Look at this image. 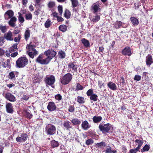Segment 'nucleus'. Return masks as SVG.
Here are the masks:
<instances>
[{"label": "nucleus", "mask_w": 153, "mask_h": 153, "mask_svg": "<svg viewBox=\"0 0 153 153\" xmlns=\"http://www.w3.org/2000/svg\"><path fill=\"white\" fill-rule=\"evenodd\" d=\"M46 84L51 85L54 84L55 81L54 76L52 75L47 76L45 78Z\"/></svg>", "instance_id": "nucleus-7"}, {"label": "nucleus", "mask_w": 153, "mask_h": 153, "mask_svg": "<svg viewBox=\"0 0 153 153\" xmlns=\"http://www.w3.org/2000/svg\"><path fill=\"white\" fill-rule=\"evenodd\" d=\"M91 9L93 13H97L99 11H100V9L98 4H94L91 6Z\"/></svg>", "instance_id": "nucleus-18"}, {"label": "nucleus", "mask_w": 153, "mask_h": 153, "mask_svg": "<svg viewBox=\"0 0 153 153\" xmlns=\"http://www.w3.org/2000/svg\"><path fill=\"white\" fill-rule=\"evenodd\" d=\"M93 120L94 122L95 123L100 122L102 119V117L100 116H95L93 118Z\"/></svg>", "instance_id": "nucleus-30"}, {"label": "nucleus", "mask_w": 153, "mask_h": 153, "mask_svg": "<svg viewBox=\"0 0 153 153\" xmlns=\"http://www.w3.org/2000/svg\"><path fill=\"white\" fill-rule=\"evenodd\" d=\"M71 1L73 7H76L78 5L79 2L78 0H71Z\"/></svg>", "instance_id": "nucleus-38"}, {"label": "nucleus", "mask_w": 153, "mask_h": 153, "mask_svg": "<svg viewBox=\"0 0 153 153\" xmlns=\"http://www.w3.org/2000/svg\"><path fill=\"white\" fill-rule=\"evenodd\" d=\"M112 127V126L109 123L105 124L104 125L100 124L99 126V129L102 132H108Z\"/></svg>", "instance_id": "nucleus-5"}, {"label": "nucleus", "mask_w": 153, "mask_h": 153, "mask_svg": "<svg viewBox=\"0 0 153 153\" xmlns=\"http://www.w3.org/2000/svg\"><path fill=\"white\" fill-rule=\"evenodd\" d=\"M36 62L42 65L48 64V61L45 59V57L43 56V54H40L36 59Z\"/></svg>", "instance_id": "nucleus-8"}, {"label": "nucleus", "mask_w": 153, "mask_h": 153, "mask_svg": "<svg viewBox=\"0 0 153 153\" xmlns=\"http://www.w3.org/2000/svg\"><path fill=\"white\" fill-rule=\"evenodd\" d=\"M56 52L53 50H48L44 52V54L46 56L45 59L48 61V63L56 55Z\"/></svg>", "instance_id": "nucleus-4"}, {"label": "nucleus", "mask_w": 153, "mask_h": 153, "mask_svg": "<svg viewBox=\"0 0 153 153\" xmlns=\"http://www.w3.org/2000/svg\"><path fill=\"white\" fill-rule=\"evenodd\" d=\"M32 16L31 13L26 14L25 15V18L27 20H30L32 19Z\"/></svg>", "instance_id": "nucleus-51"}, {"label": "nucleus", "mask_w": 153, "mask_h": 153, "mask_svg": "<svg viewBox=\"0 0 153 153\" xmlns=\"http://www.w3.org/2000/svg\"><path fill=\"white\" fill-rule=\"evenodd\" d=\"M14 15V12L12 10H7L5 13L4 15L5 19L8 20L10 18L13 17Z\"/></svg>", "instance_id": "nucleus-12"}, {"label": "nucleus", "mask_w": 153, "mask_h": 153, "mask_svg": "<svg viewBox=\"0 0 153 153\" xmlns=\"http://www.w3.org/2000/svg\"><path fill=\"white\" fill-rule=\"evenodd\" d=\"M28 60L25 57L19 58L16 61V66L18 68H22L28 63Z\"/></svg>", "instance_id": "nucleus-1"}, {"label": "nucleus", "mask_w": 153, "mask_h": 153, "mask_svg": "<svg viewBox=\"0 0 153 153\" xmlns=\"http://www.w3.org/2000/svg\"><path fill=\"white\" fill-rule=\"evenodd\" d=\"M57 20L58 22H61L64 20V19L61 17H57Z\"/></svg>", "instance_id": "nucleus-62"}, {"label": "nucleus", "mask_w": 153, "mask_h": 153, "mask_svg": "<svg viewBox=\"0 0 153 153\" xmlns=\"http://www.w3.org/2000/svg\"><path fill=\"white\" fill-rule=\"evenodd\" d=\"M81 41L84 46L85 48H88L90 46V42L88 40L85 38L81 39Z\"/></svg>", "instance_id": "nucleus-24"}, {"label": "nucleus", "mask_w": 153, "mask_h": 153, "mask_svg": "<svg viewBox=\"0 0 153 153\" xmlns=\"http://www.w3.org/2000/svg\"><path fill=\"white\" fill-rule=\"evenodd\" d=\"M82 128L84 130H88L91 127L88 122L85 120L82 122L81 124Z\"/></svg>", "instance_id": "nucleus-20"}, {"label": "nucleus", "mask_w": 153, "mask_h": 153, "mask_svg": "<svg viewBox=\"0 0 153 153\" xmlns=\"http://www.w3.org/2000/svg\"><path fill=\"white\" fill-rule=\"evenodd\" d=\"M47 109L49 111H59V108H57L55 103L53 102H50L48 103L47 106Z\"/></svg>", "instance_id": "nucleus-10"}, {"label": "nucleus", "mask_w": 153, "mask_h": 153, "mask_svg": "<svg viewBox=\"0 0 153 153\" xmlns=\"http://www.w3.org/2000/svg\"><path fill=\"white\" fill-rule=\"evenodd\" d=\"M93 90L91 89L88 90L86 92V94L88 96H91L94 94Z\"/></svg>", "instance_id": "nucleus-50"}, {"label": "nucleus", "mask_w": 153, "mask_h": 153, "mask_svg": "<svg viewBox=\"0 0 153 153\" xmlns=\"http://www.w3.org/2000/svg\"><path fill=\"white\" fill-rule=\"evenodd\" d=\"M70 124V122L68 121H65L63 123V126L66 129H68L71 128Z\"/></svg>", "instance_id": "nucleus-33"}, {"label": "nucleus", "mask_w": 153, "mask_h": 153, "mask_svg": "<svg viewBox=\"0 0 153 153\" xmlns=\"http://www.w3.org/2000/svg\"><path fill=\"white\" fill-rule=\"evenodd\" d=\"M150 148V146L149 145L146 144L143 147V149H141V152H143L148 151L149 150Z\"/></svg>", "instance_id": "nucleus-39"}, {"label": "nucleus", "mask_w": 153, "mask_h": 153, "mask_svg": "<svg viewBox=\"0 0 153 153\" xmlns=\"http://www.w3.org/2000/svg\"><path fill=\"white\" fill-rule=\"evenodd\" d=\"M98 97L97 95L95 94H93L90 97V99L91 100V102L92 103L93 101L95 102L97 100Z\"/></svg>", "instance_id": "nucleus-31"}, {"label": "nucleus", "mask_w": 153, "mask_h": 153, "mask_svg": "<svg viewBox=\"0 0 153 153\" xmlns=\"http://www.w3.org/2000/svg\"><path fill=\"white\" fill-rule=\"evenodd\" d=\"M135 143H137L138 144V146L137 148L139 149H140L143 143V141L142 139L140 140V139H136L135 141Z\"/></svg>", "instance_id": "nucleus-28"}, {"label": "nucleus", "mask_w": 153, "mask_h": 153, "mask_svg": "<svg viewBox=\"0 0 153 153\" xmlns=\"http://www.w3.org/2000/svg\"><path fill=\"white\" fill-rule=\"evenodd\" d=\"M25 116L26 117L30 119L32 117L33 115L30 113L26 111L25 112Z\"/></svg>", "instance_id": "nucleus-46"}, {"label": "nucleus", "mask_w": 153, "mask_h": 153, "mask_svg": "<svg viewBox=\"0 0 153 153\" xmlns=\"http://www.w3.org/2000/svg\"><path fill=\"white\" fill-rule=\"evenodd\" d=\"M29 96L26 95H23L22 96V99L23 100H27L29 98Z\"/></svg>", "instance_id": "nucleus-59"}, {"label": "nucleus", "mask_w": 153, "mask_h": 153, "mask_svg": "<svg viewBox=\"0 0 153 153\" xmlns=\"http://www.w3.org/2000/svg\"><path fill=\"white\" fill-rule=\"evenodd\" d=\"M18 14H19L18 20L21 23H23L25 21L24 18L22 16V15L20 13H18Z\"/></svg>", "instance_id": "nucleus-40"}, {"label": "nucleus", "mask_w": 153, "mask_h": 153, "mask_svg": "<svg viewBox=\"0 0 153 153\" xmlns=\"http://www.w3.org/2000/svg\"><path fill=\"white\" fill-rule=\"evenodd\" d=\"M146 62L148 66H150L153 63L152 56L150 54L148 55L146 57Z\"/></svg>", "instance_id": "nucleus-19"}, {"label": "nucleus", "mask_w": 153, "mask_h": 153, "mask_svg": "<svg viewBox=\"0 0 153 153\" xmlns=\"http://www.w3.org/2000/svg\"><path fill=\"white\" fill-rule=\"evenodd\" d=\"M18 74V72L16 71H11L9 74L8 78L11 80H15L16 77L17 76Z\"/></svg>", "instance_id": "nucleus-13"}, {"label": "nucleus", "mask_w": 153, "mask_h": 153, "mask_svg": "<svg viewBox=\"0 0 153 153\" xmlns=\"http://www.w3.org/2000/svg\"><path fill=\"white\" fill-rule=\"evenodd\" d=\"M72 77V75L70 73H67L62 77L61 80V83L62 84H67L71 81Z\"/></svg>", "instance_id": "nucleus-6"}, {"label": "nucleus", "mask_w": 153, "mask_h": 153, "mask_svg": "<svg viewBox=\"0 0 153 153\" xmlns=\"http://www.w3.org/2000/svg\"><path fill=\"white\" fill-rule=\"evenodd\" d=\"M69 68L72 69L74 71H76L77 68V66L75 62H71L69 63L68 65Z\"/></svg>", "instance_id": "nucleus-23"}, {"label": "nucleus", "mask_w": 153, "mask_h": 153, "mask_svg": "<svg viewBox=\"0 0 153 153\" xmlns=\"http://www.w3.org/2000/svg\"><path fill=\"white\" fill-rule=\"evenodd\" d=\"M96 145L98 147L102 148L105 146V144L104 142L102 141L100 143H97Z\"/></svg>", "instance_id": "nucleus-43"}, {"label": "nucleus", "mask_w": 153, "mask_h": 153, "mask_svg": "<svg viewBox=\"0 0 153 153\" xmlns=\"http://www.w3.org/2000/svg\"><path fill=\"white\" fill-rule=\"evenodd\" d=\"M51 145L52 147L53 148L58 147L59 144L58 141L53 140L51 141Z\"/></svg>", "instance_id": "nucleus-25"}, {"label": "nucleus", "mask_w": 153, "mask_h": 153, "mask_svg": "<svg viewBox=\"0 0 153 153\" xmlns=\"http://www.w3.org/2000/svg\"><path fill=\"white\" fill-rule=\"evenodd\" d=\"M139 149L137 147L135 149H131L129 151V153H136Z\"/></svg>", "instance_id": "nucleus-52"}, {"label": "nucleus", "mask_w": 153, "mask_h": 153, "mask_svg": "<svg viewBox=\"0 0 153 153\" xmlns=\"http://www.w3.org/2000/svg\"><path fill=\"white\" fill-rule=\"evenodd\" d=\"M55 6V3L54 2L52 1H50L48 4V7L50 8H53Z\"/></svg>", "instance_id": "nucleus-44"}, {"label": "nucleus", "mask_w": 153, "mask_h": 153, "mask_svg": "<svg viewBox=\"0 0 153 153\" xmlns=\"http://www.w3.org/2000/svg\"><path fill=\"white\" fill-rule=\"evenodd\" d=\"M10 19L8 22L9 25L13 27H15L16 26L15 22L17 21V18L15 16H13Z\"/></svg>", "instance_id": "nucleus-21"}, {"label": "nucleus", "mask_w": 153, "mask_h": 153, "mask_svg": "<svg viewBox=\"0 0 153 153\" xmlns=\"http://www.w3.org/2000/svg\"><path fill=\"white\" fill-rule=\"evenodd\" d=\"M122 25V22L120 21H117L115 23V27L117 29L119 28Z\"/></svg>", "instance_id": "nucleus-41"}, {"label": "nucleus", "mask_w": 153, "mask_h": 153, "mask_svg": "<svg viewBox=\"0 0 153 153\" xmlns=\"http://www.w3.org/2000/svg\"><path fill=\"white\" fill-rule=\"evenodd\" d=\"M18 44L15 43L9 49V52L12 53L13 52L16 51V50L17 49V45Z\"/></svg>", "instance_id": "nucleus-32"}, {"label": "nucleus", "mask_w": 153, "mask_h": 153, "mask_svg": "<svg viewBox=\"0 0 153 153\" xmlns=\"http://www.w3.org/2000/svg\"><path fill=\"white\" fill-rule=\"evenodd\" d=\"M0 29L2 32L4 33L6 31L7 29V27L6 26H0Z\"/></svg>", "instance_id": "nucleus-47"}, {"label": "nucleus", "mask_w": 153, "mask_h": 153, "mask_svg": "<svg viewBox=\"0 0 153 153\" xmlns=\"http://www.w3.org/2000/svg\"><path fill=\"white\" fill-rule=\"evenodd\" d=\"M28 135L26 133H21L19 136H18L16 138V140L18 142H25L27 139Z\"/></svg>", "instance_id": "nucleus-9"}, {"label": "nucleus", "mask_w": 153, "mask_h": 153, "mask_svg": "<svg viewBox=\"0 0 153 153\" xmlns=\"http://www.w3.org/2000/svg\"><path fill=\"white\" fill-rule=\"evenodd\" d=\"M45 130L47 134L52 135L55 133L56 128L54 125L48 124L46 126Z\"/></svg>", "instance_id": "nucleus-3"}, {"label": "nucleus", "mask_w": 153, "mask_h": 153, "mask_svg": "<svg viewBox=\"0 0 153 153\" xmlns=\"http://www.w3.org/2000/svg\"><path fill=\"white\" fill-rule=\"evenodd\" d=\"M5 98L11 102H14L16 101V98L14 96L10 93H7L5 94Z\"/></svg>", "instance_id": "nucleus-16"}, {"label": "nucleus", "mask_w": 153, "mask_h": 153, "mask_svg": "<svg viewBox=\"0 0 153 153\" xmlns=\"http://www.w3.org/2000/svg\"><path fill=\"white\" fill-rule=\"evenodd\" d=\"M55 99L58 101L62 99V97L60 94L56 95L55 97Z\"/></svg>", "instance_id": "nucleus-53"}, {"label": "nucleus", "mask_w": 153, "mask_h": 153, "mask_svg": "<svg viewBox=\"0 0 153 153\" xmlns=\"http://www.w3.org/2000/svg\"><path fill=\"white\" fill-rule=\"evenodd\" d=\"M122 53L124 55L130 56L131 54V50L130 47H126L123 50Z\"/></svg>", "instance_id": "nucleus-14"}, {"label": "nucleus", "mask_w": 153, "mask_h": 153, "mask_svg": "<svg viewBox=\"0 0 153 153\" xmlns=\"http://www.w3.org/2000/svg\"><path fill=\"white\" fill-rule=\"evenodd\" d=\"M76 101L80 104L84 103L85 102L84 98L82 97L78 96L77 98Z\"/></svg>", "instance_id": "nucleus-34"}, {"label": "nucleus", "mask_w": 153, "mask_h": 153, "mask_svg": "<svg viewBox=\"0 0 153 153\" xmlns=\"http://www.w3.org/2000/svg\"><path fill=\"white\" fill-rule=\"evenodd\" d=\"M58 11L60 15H62V6L59 5L58 7Z\"/></svg>", "instance_id": "nucleus-54"}, {"label": "nucleus", "mask_w": 153, "mask_h": 153, "mask_svg": "<svg viewBox=\"0 0 153 153\" xmlns=\"http://www.w3.org/2000/svg\"><path fill=\"white\" fill-rule=\"evenodd\" d=\"M59 29L62 32H65L67 30V27L65 25H62L59 26Z\"/></svg>", "instance_id": "nucleus-35"}, {"label": "nucleus", "mask_w": 153, "mask_h": 153, "mask_svg": "<svg viewBox=\"0 0 153 153\" xmlns=\"http://www.w3.org/2000/svg\"><path fill=\"white\" fill-rule=\"evenodd\" d=\"M130 19L134 25H137L139 24V21L138 19L134 17H131L130 18Z\"/></svg>", "instance_id": "nucleus-27"}, {"label": "nucleus", "mask_w": 153, "mask_h": 153, "mask_svg": "<svg viewBox=\"0 0 153 153\" xmlns=\"http://www.w3.org/2000/svg\"><path fill=\"white\" fill-rule=\"evenodd\" d=\"M107 86L110 89L113 91L117 89V86L116 84L111 81L107 83Z\"/></svg>", "instance_id": "nucleus-22"}, {"label": "nucleus", "mask_w": 153, "mask_h": 153, "mask_svg": "<svg viewBox=\"0 0 153 153\" xmlns=\"http://www.w3.org/2000/svg\"><path fill=\"white\" fill-rule=\"evenodd\" d=\"M6 110L7 112L9 113L13 114V107L10 103H8L6 105Z\"/></svg>", "instance_id": "nucleus-17"}, {"label": "nucleus", "mask_w": 153, "mask_h": 153, "mask_svg": "<svg viewBox=\"0 0 153 153\" xmlns=\"http://www.w3.org/2000/svg\"><path fill=\"white\" fill-rule=\"evenodd\" d=\"M134 80L137 81H139L140 80L141 76L138 75H136L134 77Z\"/></svg>", "instance_id": "nucleus-55"}, {"label": "nucleus", "mask_w": 153, "mask_h": 153, "mask_svg": "<svg viewBox=\"0 0 153 153\" xmlns=\"http://www.w3.org/2000/svg\"><path fill=\"white\" fill-rule=\"evenodd\" d=\"M93 16L90 18V20L94 22H97L100 19V13H93Z\"/></svg>", "instance_id": "nucleus-11"}, {"label": "nucleus", "mask_w": 153, "mask_h": 153, "mask_svg": "<svg viewBox=\"0 0 153 153\" xmlns=\"http://www.w3.org/2000/svg\"><path fill=\"white\" fill-rule=\"evenodd\" d=\"M58 56L60 58L63 59L65 57V54L64 51H61L59 52Z\"/></svg>", "instance_id": "nucleus-37"}, {"label": "nucleus", "mask_w": 153, "mask_h": 153, "mask_svg": "<svg viewBox=\"0 0 153 153\" xmlns=\"http://www.w3.org/2000/svg\"><path fill=\"white\" fill-rule=\"evenodd\" d=\"M3 38L7 40L11 41L13 40V34L10 31H9L7 33H5Z\"/></svg>", "instance_id": "nucleus-15"}, {"label": "nucleus", "mask_w": 153, "mask_h": 153, "mask_svg": "<svg viewBox=\"0 0 153 153\" xmlns=\"http://www.w3.org/2000/svg\"><path fill=\"white\" fill-rule=\"evenodd\" d=\"M20 32V30L19 29H16L13 32V33L15 34H19Z\"/></svg>", "instance_id": "nucleus-63"}, {"label": "nucleus", "mask_w": 153, "mask_h": 153, "mask_svg": "<svg viewBox=\"0 0 153 153\" xmlns=\"http://www.w3.org/2000/svg\"><path fill=\"white\" fill-rule=\"evenodd\" d=\"M30 34V31L28 29L26 30L24 34V38L27 41L29 39Z\"/></svg>", "instance_id": "nucleus-26"}, {"label": "nucleus", "mask_w": 153, "mask_h": 153, "mask_svg": "<svg viewBox=\"0 0 153 153\" xmlns=\"http://www.w3.org/2000/svg\"><path fill=\"white\" fill-rule=\"evenodd\" d=\"M51 25V21L48 19L45 23V27L46 28H49Z\"/></svg>", "instance_id": "nucleus-42"}, {"label": "nucleus", "mask_w": 153, "mask_h": 153, "mask_svg": "<svg viewBox=\"0 0 153 153\" xmlns=\"http://www.w3.org/2000/svg\"><path fill=\"white\" fill-rule=\"evenodd\" d=\"M30 44H31V42ZM27 48L28 50V51H27V53L30 58L33 59L35 56L38 54V52L33 48V45L30 44L27 45Z\"/></svg>", "instance_id": "nucleus-2"}, {"label": "nucleus", "mask_w": 153, "mask_h": 153, "mask_svg": "<svg viewBox=\"0 0 153 153\" xmlns=\"http://www.w3.org/2000/svg\"><path fill=\"white\" fill-rule=\"evenodd\" d=\"M12 53L11 54L10 56L11 57H15V56H17V55L18 54V53L17 52H14L13 53Z\"/></svg>", "instance_id": "nucleus-61"}, {"label": "nucleus", "mask_w": 153, "mask_h": 153, "mask_svg": "<svg viewBox=\"0 0 153 153\" xmlns=\"http://www.w3.org/2000/svg\"><path fill=\"white\" fill-rule=\"evenodd\" d=\"M71 122L74 125H79L81 123V121L77 118L72 119Z\"/></svg>", "instance_id": "nucleus-29"}, {"label": "nucleus", "mask_w": 153, "mask_h": 153, "mask_svg": "<svg viewBox=\"0 0 153 153\" xmlns=\"http://www.w3.org/2000/svg\"><path fill=\"white\" fill-rule=\"evenodd\" d=\"M21 39V35L18 34L17 37H15L14 38V40L15 42H19Z\"/></svg>", "instance_id": "nucleus-45"}, {"label": "nucleus", "mask_w": 153, "mask_h": 153, "mask_svg": "<svg viewBox=\"0 0 153 153\" xmlns=\"http://www.w3.org/2000/svg\"><path fill=\"white\" fill-rule=\"evenodd\" d=\"M74 106L73 105H71L70 106L68 110L69 111L71 112H73L74 111Z\"/></svg>", "instance_id": "nucleus-58"}, {"label": "nucleus", "mask_w": 153, "mask_h": 153, "mask_svg": "<svg viewBox=\"0 0 153 153\" xmlns=\"http://www.w3.org/2000/svg\"><path fill=\"white\" fill-rule=\"evenodd\" d=\"M83 89V87L80 84H77L76 87V90H82Z\"/></svg>", "instance_id": "nucleus-57"}, {"label": "nucleus", "mask_w": 153, "mask_h": 153, "mask_svg": "<svg viewBox=\"0 0 153 153\" xmlns=\"http://www.w3.org/2000/svg\"><path fill=\"white\" fill-rule=\"evenodd\" d=\"M4 42V38L3 37H0V46L2 45Z\"/></svg>", "instance_id": "nucleus-60"}, {"label": "nucleus", "mask_w": 153, "mask_h": 153, "mask_svg": "<svg viewBox=\"0 0 153 153\" xmlns=\"http://www.w3.org/2000/svg\"><path fill=\"white\" fill-rule=\"evenodd\" d=\"M71 15V14L70 11L67 9H66L64 13L65 17L68 19H69Z\"/></svg>", "instance_id": "nucleus-36"}, {"label": "nucleus", "mask_w": 153, "mask_h": 153, "mask_svg": "<svg viewBox=\"0 0 153 153\" xmlns=\"http://www.w3.org/2000/svg\"><path fill=\"white\" fill-rule=\"evenodd\" d=\"M3 66L4 68L10 67V65L6 62H3L2 63Z\"/></svg>", "instance_id": "nucleus-56"}, {"label": "nucleus", "mask_w": 153, "mask_h": 153, "mask_svg": "<svg viewBox=\"0 0 153 153\" xmlns=\"http://www.w3.org/2000/svg\"><path fill=\"white\" fill-rule=\"evenodd\" d=\"M94 143V141L92 140V139H90L87 140H86L85 142L86 144L87 145H89L93 143Z\"/></svg>", "instance_id": "nucleus-49"}, {"label": "nucleus", "mask_w": 153, "mask_h": 153, "mask_svg": "<svg viewBox=\"0 0 153 153\" xmlns=\"http://www.w3.org/2000/svg\"><path fill=\"white\" fill-rule=\"evenodd\" d=\"M98 84L100 88H102V81L99 80L98 82Z\"/></svg>", "instance_id": "nucleus-64"}, {"label": "nucleus", "mask_w": 153, "mask_h": 153, "mask_svg": "<svg viewBox=\"0 0 153 153\" xmlns=\"http://www.w3.org/2000/svg\"><path fill=\"white\" fill-rule=\"evenodd\" d=\"M112 150L110 146H108L107 148L105 151V152L106 153H112Z\"/></svg>", "instance_id": "nucleus-48"}]
</instances>
